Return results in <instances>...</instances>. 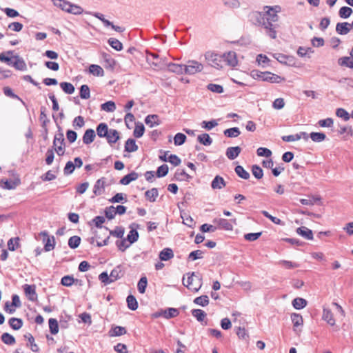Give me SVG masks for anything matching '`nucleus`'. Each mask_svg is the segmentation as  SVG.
Listing matches in <instances>:
<instances>
[{
    "label": "nucleus",
    "mask_w": 353,
    "mask_h": 353,
    "mask_svg": "<svg viewBox=\"0 0 353 353\" xmlns=\"http://www.w3.org/2000/svg\"><path fill=\"white\" fill-rule=\"evenodd\" d=\"M186 136L183 133H177L174 137V143L176 145H183L185 141H186Z\"/></svg>",
    "instance_id": "62"
},
{
    "label": "nucleus",
    "mask_w": 353,
    "mask_h": 353,
    "mask_svg": "<svg viewBox=\"0 0 353 353\" xmlns=\"http://www.w3.org/2000/svg\"><path fill=\"white\" fill-rule=\"evenodd\" d=\"M194 303L196 305L205 307L209 304V298L207 295H202L195 298Z\"/></svg>",
    "instance_id": "54"
},
{
    "label": "nucleus",
    "mask_w": 353,
    "mask_h": 353,
    "mask_svg": "<svg viewBox=\"0 0 353 353\" xmlns=\"http://www.w3.org/2000/svg\"><path fill=\"white\" fill-rule=\"evenodd\" d=\"M10 326L15 330H17L21 328L22 326V319L12 317L10 319L9 321Z\"/></svg>",
    "instance_id": "52"
},
{
    "label": "nucleus",
    "mask_w": 353,
    "mask_h": 353,
    "mask_svg": "<svg viewBox=\"0 0 353 353\" xmlns=\"http://www.w3.org/2000/svg\"><path fill=\"white\" fill-rule=\"evenodd\" d=\"M241 148L239 146L229 147L226 150L225 154L230 160L235 159L241 153Z\"/></svg>",
    "instance_id": "15"
},
{
    "label": "nucleus",
    "mask_w": 353,
    "mask_h": 353,
    "mask_svg": "<svg viewBox=\"0 0 353 353\" xmlns=\"http://www.w3.org/2000/svg\"><path fill=\"white\" fill-rule=\"evenodd\" d=\"M20 239L19 237L17 238H11L8 242V249L11 251H14L16 248L19 245Z\"/></svg>",
    "instance_id": "64"
},
{
    "label": "nucleus",
    "mask_w": 353,
    "mask_h": 353,
    "mask_svg": "<svg viewBox=\"0 0 353 353\" xmlns=\"http://www.w3.org/2000/svg\"><path fill=\"white\" fill-rule=\"evenodd\" d=\"M54 6L60 8L63 11L68 12L70 3L66 0H52Z\"/></svg>",
    "instance_id": "37"
},
{
    "label": "nucleus",
    "mask_w": 353,
    "mask_h": 353,
    "mask_svg": "<svg viewBox=\"0 0 353 353\" xmlns=\"http://www.w3.org/2000/svg\"><path fill=\"white\" fill-rule=\"evenodd\" d=\"M241 134V132L237 127L231 128L224 131V134L230 138L237 137Z\"/></svg>",
    "instance_id": "53"
},
{
    "label": "nucleus",
    "mask_w": 353,
    "mask_h": 353,
    "mask_svg": "<svg viewBox=\"0 0 353 353\" xmlns=\"http://www.w3.org/2000/svg\"><path fill=\"white\" fill-rule=\"evenodd\" d=\"M50 332L52 334H57L59 332L58 321L55 319H50L48 321Z\"/></svg>",
    "instance_id": "47"
},
{
    "label": "nucleus",
    "mask_w": 353,
    "mask_h": 353,
    "mask_svg": "<svg viewBox=\"0 0 353 353\" xmlns=\"http://www.w3.org/2000/svg\"><path fill=\"white\" fill-rule=\"evenodd\" d=\"M83 12V10L81 6L70 3L69 8L67 12L68 13L72 14L74 15H79L82 14Z\"/></svg>",
    "instance_id": "44"
},
{
    "label": "nucleus",
    "mask_w": 353,
    "mask_h": 353,
    "mask_svg": "<svg viewBox=\"0 0 353 353\" xmlns=\"http://www.w3.org/2000/svg\"><path fill=\"white\" fill-rule=\"evenodd\" d=\"M197 140L200 143L206 146L211 145L212 143V138L207 133H203L199 135L197 137Z\"/></svg>",
    "instance_id": "39"
},
{
    "label": "nucleus",
    "mask_w": 353,
    "mask_h": 353,
    "mask_svg": "<svg viewBox=\"0 0 353 353\" xmlns=\"http://www.w3.org/2000/svg\"><path fill=\"white\" fill-rule=\"evenodd\" d=\"M110 203H122L127 202L126 195L123 193H117L114 196L109 199Z\"/></svg>",
    "instance_id": "48"
},
{
    "label": "nucleus",
    "mask_w": 353,
    "mask_h": 353,
    "mask_svg": "<svg viewBox=\"0 0 353 353\" xmlns=\"http://www.w3.org/2000/svg\"><path fill=\"white\" fill-rule=\"evenodd\" d=\"M158 196L159 192L158 190L155 188L148 190L145 192V198L150 202H154Z\"/></svg>",
    "instance_id": "32"
},
{
    "label": "nucleus",
    "mask_w": 353,
    "mask_h": 353,
    "mask_svg": "<svg viewBox=\"0 0 353 353\" xmlns=\"http://www.w3.org/2000/svg\"><path fill=\"white\" fill-rule=\"evenodd\" d=\"M222 57L223 63H225L230 67H235L238 63L236 54L234 51H230L227 53H224Z\"/></svg>",
    "instance_id": "9"
},
{
    "label": "nucleus",
    "mask_w": 353,
    "mask_h": 353,
    "mask_svg": "<svg viewBox=\"0 0 353 353\" xmlns=\"http://www.w3.org/2000/svg\"><path fill=\"white\" fill-rule=\"evenodd\" d=\"M36 287L34 285H23V291L25 295L31 301H35L37 300V294L36 293Z\"/></svg>",
    "instance_id": "11"
},
{
    "label": "nucleus",
    "mask_w": 353,
    "mask_h": 353,
    "mask_svg": "<svg viewBox=\"0 0 353 353\" xmlns=\"http://www.w3.org/2000/svg\"><path fill=\"white\" fill-rule=\"evenodd\" d=\"M179 314V312L176 308L169 307L167 310H163V316L166 319H170L176 317Z\"/></svg>",
    "instance_id": "31"
},
{
    "label": "nucleus",
    "mask_w": 353,
    "mask_h": 353,
    "mask_svg": "<svg viewBox=\"0 0 353 353\" xmlns=\"http://www.w3.org/2000/svg\"><path fill=\"white\" fill-rule=\"evenodd\" d=\"M126 301L128 303V307L131 310H136L138 307V303L136 298L133 295H128Z\"/></svg>",
    "instance_id": "49"
},
{
    "label": "nucleus",
    "mask_w": 353,
    "mask_h": 353,
    "mask_svg": "<svg viewBox=\"0 0 353 353\" xmlns=\"http://www.w3.org/2000/svg\"><path fill=\"white\" fill-rule=\"evenodd\" d=\"M296 233L307 240H312L314 238L312 231L305 226L298 228Z\"/></svg>",
    "instance_id": "16"
},
{
    "label": "nucleus",
    "mask_w": 353,
    "mask_h": 353,
    "mask_svg": "<svg viewBox=\"0 0 353 353\" xmlns=\"http://www.w3.org/2000/svg\"><path fill=\"white\" fill-rule=\"evenodd\" d=\"M23 336L28 339L27 346H29L32 351L38 352L39 351V348L34 343V337L30 334H28V335H24Z\"/></svg>",
    "instance_id": "41"
},
{
    "label": "nucleus",
    "mask_w": 353,
    "mask_h": 353,
    "mask_svg": "<svg viewBox=\"0 0 353 353\" xmlns=\"http://www.w3.org/2000/svg\"><path fill=\"white\" fill-rule=\"evenodd\" d=\"M231 222L236 224V219H231L230 221L221 218L214 219L213 220V223H216L220 229H223L228 231H231L233 230V226Z\"/></svg>",
    "instance_id": "8"
},
{
    "label": "nucleus",
    "mask_w": 353,
    "mask_h": 353,
    "mask_svg": "<svg viewBox=\"0 0 353 353\" xmlns=\"http://www.w3.org/2000/svg\"><path fill=\"white\" fill-rule=\"evenodd\" d=\"M108 125L105 123H100L97 127V134L101 138H105L110 132Z\"/></svg>",
    "instance_id": "22"
},
{
    "label": "nucleus",
    "mask_w": 353,
    "mask_h": 353,
    "mask_svg": "<svg viewBox=\"0 0 353 353\" xmlns=\"http://www.w3.org/2000/svg\"><path fill=\"white\" fill-rule=\"evenodd\" d=\"M145 123L150 128H153L155 125H159L160 124L159 116L157 114L148 115L145 119Z\"/></svg>",
    "instance_id": "25"
},
{
    "label": "nucleus",
    "mask_w": 353,
    "mask_h": 353,
    "mask_svg": "<svg viewBox=\"0 0 353 353\" xmlns=\"http://www.w3.org/2000/svg\"><path fill=\"white\" fill-rule=\"evenodd\" d=\"M282 79H283L277 74H273L270 72H265L263 81L270 83H279Z\"/></svg>",
    "instance_id": "24"
},
{
    "label": "nucleus",
    "mask_w": 353,
    "mask_h": 353,
    "mask_svg": "<svg viewBox=\"0 0 353 353\" xmlns=\"http://www.w3.org/2000/svg\"><path fill=\"white\" fill-rule=\"evenodd\" d=\"M0 183L4 189L7 190H12L14 189L17 185L20 184V179H17L14 180L12 179H2L0 181Z\"/></svg>",
    "instance_id": "12"
},
{
    "label": "nucleus",
    "mask_w": 353,
    "mask_h": 353,
    "mask_svg": "<svg viewBox=\"0 0 353 353\" xmlns=\"http://www.w3.org/2000/svg\"><path fill=\"white\" fill-rule=\"evenodd\" d=\"M252 172L255 178L261 179L263 176V171L258 165H254L252 167Z\"/></svg>",
    "instance_id": "63"
},
{
    "label": "nucleus",
    "mask_w": 353,
    "mask_h": 353,
    "mask_svg": "<svg viewBox=\"0 0 353 353\" xmlns=\"http://www.w3.org/2000/svg\"><path fill=\"white\" fill-rule=\"evenodd\" d=\"M130 228L131 230L127 235V240L130 244H132L138 240L139 233L136 229H134L132 226H130Z\"/></svg>",
    "instance_id": "46"
},
{
    "label": "nucleus",
    "mask_w": 353,
    "mask_h": 353,
    "mask_svg": "<svg viewBox=\"0 0 353 353\" xmlns=\"http://www.w3.org/2000/svg\"><path fill=\"white\" fill-rule=\"evenodd\" d=\"M338 63L341 66H345L353 69V59L350 57H343L338 59Z\"/></svg>",
    "instance_id": "36"
},
{
    "label": "nucleus",
    "mask_w": 353,
    "mask_h": 353,
    "mask_svg": "<svg viewBox=\"0 0 353 353\" xmlns=\"http://www.w3.org/2000/svg\"><path fill=\"white\" fill-rule=\"evenodd\" d=\"M307 301L303 298H296L292 301V305L296 310L304 308L307 305Z\"/></svg>",
    "instance_id": "45"
},
{
    "label": "nucleus",
    "mask_w": 353,
    "mask_h": 353,
    "mask_svg": "<svg viewBox=\"0 0 353 353\" xmlns=\"http://www.w3.org/2000/svg\"><path fill=\"white\" fill-rule=\"evenodd\" d=\"M79 282H81V281H79L78 279H74L73 278V276H69V275L64 276L63 277H62L61 281V283L63 286H66V287H70L73 283H78Z\"/></svg>",
    "instance_id": "38"
},
{
    "label": "nucleus",
    "mask_w": 353,
    "mask_h": 353,
    "mask_svg": "<svg viewBox=\"0 0 353 353\" xmlns=\"http://www.w3.org/2000/svg\"><path fill=\"white\" fill-rule=\"evenodd\" d=\"M101 109L108 112H112L116 110V105L114 102L109 101L101 104Z\"/></svg>",
    "instance_id": "55"
},
{
    "label": "nucleus",
    "mask_w": 353,
    "mask_h": 353,
    "mask_svg": "<svg viewBox=\"0 0 353 353\" xmlns=\"http://www.w3.org/2000/svg\"><path fill=\"white\" fill-rule=\"evenodd\" d=\"M21 305L20 298L17 294H14L12 296V303L7 301L5 303V310L10 314H12L15 309L14 307H19Z\"/></svg>",
    "instance_id": "10"
},
{
    "label": "nucleus",
    "mask_w": 353,
    "mask_h": 353,
    "mask_svg": "<svg viewBox=\"0 0 353 353\" xmlns=\"http://www.w3.org/2000/svg\"><path fill=\"white\" fill-rule=\"evenodd\" d=\"M105 138L108 143L112 144L115 143L120 139V136L119 132L117 130L110 129Z\"/></svg>",
    "instance_id": "26"
},
{
    "label": "nucleus",
    "mask_w": 353,
    "mask_h": 353,
    "mask_svg": "<svg viewBox=\"0 0 353 353\" xmlns=\"http://www.w3.org/2000/svg\"><path fill=\"white\" fill-rule=\"evenodd\" d=\"M187 281H185V278H183V285L188 290L196 292L202 286V276L199 273L192 272L188 273Z\"/></svg>",
    "instance_id": "2"
},
{
    "label": "nucleus",
    "mask_w": 353,
    "mask_h": 353,
    "mask_svg": "<svg viewBox=\"0 0 353 353\" xmlns=\"http://www.w3.org/2000/svg\"><path fill=\"white\" fill-rule=\"evenodd\" d=\"M126 332L124 327L114 326L110 330L109 334L110 336H119L126 334Z\"/></svg>",
    "instance_id": "34"
},
{
    "label": "nucleus",
    "mask_w": 353,
    "mask_h": 353,
    "mask_svg": "<svg viewBox=\"0 0 353 353\" xmlns=\"http://www.w3.org/2000/svg\"><path fill=\"white\" fill-rule=\"evenodd\" d=\"M81 243V238L79 236H72L68 240V245L72 249L79 247Z\"/></svg>",
    "instance_id": "59"
},
{
    "label": "nucleus",
    "mask_w": 353,
    "mask_h": 353,
    "mask_svg": "<svg viewBox=\"0 0 353 353\" xmlns=\"http://www.w3.org/2000/svg\"><path fill=\"white\" fill-rule=\"evenodd\" d=\"M147 62L155 67H159L161 62L159 61V55L154 53L147 52Z\"/></svg>",
    "instance_id": "30"
},
{
    "label": "nucleus",
    "mask_w": 353,
    "mask_h": 353,
    "mask_svg": "<svg viewBox=\"0 0 353 353\" xmlns=\"http://www.w3.org/2000/svg\"><path fill=\"white\" fill-rule=\"evenodd\" d=\"M168 70L172 72L179 74H185V69H183L185 68L184 65L170 63L168 65Z\"/></svg>",
    "instance_id": "29"
},
{
    "label": "nucleus",
    "mask_w": 353,
    "mask_h": 353,
    "mask_svg": "<svg viewBox=\"0 0 353 353\" xmlns=\"http://www.w3.org/2000/svg\"><path fill=\"white\" fill-rule=\"evenodd\" d=\"M350 23L347 22L338 23L336 26V31L338 34L345 35L350 31Z\"/></svg>",
    "instance_id": "19"
},
{
    "label": "nucleus",
    "mask_w": 353,
    "mask_h": 353,
    "mask_svg": "<svg viewBox=\"0 0 353 353\" xmlns=\"http://www.w3.org/2000/svg\"><path fill=\"white\" fill-rule=\"evenodd\" d=\"M279 7L275 6H265L263 8V14H264V19L266 22H269L270 28L267 32V34L272 39L276 38V32L275 28L277 25L275 23L279 20V16L277 12H279Z\"/></svg>",
    "instance_id": "1"
},
{
    "label": "nucleus",
    "mask_w": 353,
    "mask_h": 353,
    "mask_svg": "<svg viewBox=\"0 0 353 353\" xmlns=\"http://www.w3.org/2000/svg\"><path fill=\"white\" fill-rule=\"evenodd\" d=\"M291 320L293 323V330L296 333H299L301 330H298L299 326L303 325V320L301 314L292 313L291 314Z\"/></svg>",
    "instance_id": "13"
},
{
    "label": "nucleus",
    "mask_w": 353,
    "mask_h": 353,
    "mask_svg": "<svg viewBox=\"0 0 353 353\" xmlns=\"http://www.w3.org/2000/svg\"><path fill=\"white\" fill-rule=\"evenodd\" d=\"M225 7L230 10H236L241 8V3L239 0H222Z\"/></svg>",
    "instance_id": "28"
},
{
    "label": "nucleus",
    "mask_w": 353,
    "mask_h": 353,
    "mask_svg": "<svg viewBox=\"0 0 353 353\" xmlns=\"http://www.w3.org/2000/svg\"><path fill=\"white\" fill-rule=\"evenodd\" d=\"M89 72L97 77H103L104 75V71L103 68L98 65L92 64L89 67Z\"/></svg>",
    "instance_id": "35"
},
{
    "label": "nucleus",
    "mask_w": 353,
    "mask_h": 353,
    "mask_svg": "<svg viewBox=\"0 0 353 353\" xmlns=\"http://www.w3.org/2000/svg\"><path fill=\"white\" fill-rule=\"evenodd\" d=\"M0 61L17 70H22V61L19 55H14L13 51L9 50L0 54Z\"/></svg>",
    "instance_id": "3"
},
{
    "label": "nucleus",
    "mask_w": 353,
    "mask_h": 353,
    "mask_svg": "<svg viewBox=\"0 0 353 353\" xmlns=\"http://www.w3.org/2000/svg\"><path fill=\"white\" fill-rule=\"evenodd\" d=\"M139 174L134 171L131 172L130 173L124 176L121 180L120 183L122 185H128L133 181H135L138 179Z\"/></svg>",
    "instance_id": "21"
},
{
    "label": "nucleus",
    "mask_w": 353,
    "mask_h": 353,
    "mask_svg": "<svg viewBox=\"0 0 353 353\" xmlns=\"http://www.w3.org/2000/svg\"><path fill=\"white\" fill-rule=\"evenodd\" d=\"M161 261H168L174 257V253L171 248H166L163 249L159 253Z\"/></svg>",
    "instance_id": "27"
},
{
    "label": "nucleus",
    "mask_w": 353,
    "mask_h": 353,
    "mask_svg": "<svg viewBox=\"0 0 353 353\" xmlns=\"http://www.w3.org/2000/svg\"><path fill=\"white\" fill-rule=\"evenodd\" d=\"M234 170L238 176L241 179H248L250 176V173L247 172L241 165L236 166Z\"/></svg>",
    "instance_id": "42"
},
{
    "label": "nucleus",
    "mask_w": 353,
    "mask_h": 353,
    "mask_svg": "<svg viewBox=\"0 0 353 353\" xmlns=\"http://www.w3.org/2000/svg\"><path fill=\"white\" fill-rule=\"evenodd\" d=\"M185 74L192 75L201 72L203 66V65L194 60H189L186 65H184Z\"/></svg>",
    "instance_id": "6"
},
{
    "label": "nucleus",
    "mask_w": 353,
    "mask_h": 353,
    "mask_svg": "<svg viewBox=\"0 0 353 353\" xmlns=\"http://www.w3.org/2000/svg\"><path fill=\"white\" fill-rule=\"evenodd\" d=\"M1 341L7 345H13L15 343L14 337L9 333H3L1 336Z\"/></svg>",
    "instance_id": "57"
},
{
    "label": "nucleus",
    "mask_w": 353,
    "mask_h": 353,
    "mask_svg": "<svg viewBox=\"0 0 353 353\" xmlns=\"http://www.w3.org/2000/svg\"><path fill=\"white\" fill-rule=\"evenodd\" d=\"M123 274L124 272L123 271L122 266L121 265H117L110 272V276L112 282L119 279L123 276Z\"/></svg>",
    "instance_id": "20"
},
{
    "label": "nucleus",
    "mask_w": 353,
    "mask_h": 353,
    "mask_svg": "<svg viewBox=\"0 0 353 353\" xmlns=\"http://www.w3.org/2000/svg\"><path fill=\"white\" fill-rule=\"evenodd\" d=\"M138 150V146L136 141L133 139H128L125 143V151L128 152H136Z\"/></svg>",
    "instance_id": "33"
},
{
    "label": "nucleus",
    "mask_w": 353,
    "mask_h": 353,
    "mask_svg": "<svg viewBox=\"0 0 353 353\" xmlns=\"http://www.w3.org/2000/svg\"><path fill=\"white\" fill-rule=\"evenodd\" d=\"M352 12H353V10L351 8L347 7V6H343L340 8L339 14L340 17H341L343 19H347L351 15Z\"/></svg>",
    "instance_id": "58"
},
{
    "label": "nucleus",
    "mask_w": 353,
    "mask_h": 353,
    "mask_svg": "<svg viewBox=\"0 0 353 353\" xmlns=\"http://www.w3.org/2000/svg\"><path fill=\"white\" fill-rule=\"evenodd\" d=\"M250 19L254 25L264 27L266 32H268V28H270V24L269 22H266L265 21L263 12L255 11L252 12L250 14Z\"/></svg>",
    "instance_id": "5"
},
{
    "label": "nucleus",
    "mask_w": 353,
    "mask_h": 353,
    "mask_svg": "<svg viewBox=\"0 0 353 353\" xmlns=\"http://www.w3.org/2000/svg\"><path fill=\"white\" fill-rule=\"evenodd\" d=\"M191 312L192 316L195 317L199 322L203 321L207 316L206 313L201 309H193Z\"/></svg>",
    "instance_id": "43"
},
{
    "label": "nucleus",
    "mask_w": 353,
    "mask_h": 353,
    "mask_svg": "<svg viewBox=\"0 0 353 353\" xmlns=\"http://www.w3.org/2000/svg\"><path fill=\"white\" fill-rule=\"evenodd\" d=\"M60 87L63 90V91L66 94H72L74 92V86L68 82H61L60 83Z\"/></svg>",
    "instance_id": "51"
},
{
    "label": "nucleus",
    "mask_w": 353,
    "mask_h": 353,
    "mask_svg": "<svg viewBox=\"0 0 353 353\" xmlns=\"http://www.w3.org/2000/svg\"><path fill=\"white\" fill-rule=\"evenodd\" d=\"M105 188V179L101 178L98 179L94 187H93V193L95 196H99L103 194Z\"/></svg>",
    "instance_id": "14"
},
{
    "label": "nucleus",
    "mask_w": 353,
    "mask_h": 353,
    "mask_svg": "<svg viewBox=\"0 0 353 353\" xmlns=\"http://www.w3.org/2000/svg\"><path fill=\"white\" fill-rule=\"evenodd\" d=\"M145 132V127L143 123H136L135 128L133 132V135L136 138H140L141 137Z\"/></svg>",
    "instance_id": "50"
},
{
    "label": "nucleus",
    "mask_w": 353,
    "mask_h": 353,
    "mask_svg": "<svg viewBox=\"0 0 353 353\" xmlns=\"http://www.w3.org/2000/svg\"><path fill=\"white\" fill-rule=\"evenodd\" d=\"M96 137V134L94 130L88 129L85 131L84 134L83 136L82 140L83 143L88 145L92 143Z\"/></svg>",
    "instance_id": "17"
},
{
    "label": "nucleus",
    "mask_w": 353,
    "mask_h": 353,
    "mask_svg": "<svg viewBox=\"0 0 353 353\" xmlns=\"http://www.w3.org/2000/svg\"><path fill=\"white\" fill-rule=\"evenodd\" d=\"M108 43L112 48L117 51H120L123 49V44L117 39L110 38L108 39Z\"/></svg>",
    "instance_id": "60"
},
{
    "label": "nucleus",
    "mask_w": 353,
    "mask_h": 353,
    "mask_svg": "<svg viewBox=\"0 0 353 353\" xmlns=\"http://www.w3.org/2000/svg\"><path fill=\"white\" fill-rule=\"evenodd\" d=\"M226 185L225 181L223 177L216 175L211 183V187L212 189H221Z\"/></svg>",
    "instance_id": "23"
},
{
    "label": "nucleus",
    "mask_w": 353,
    "mask_h": 353,
    "mask_svg": "<svg viewBox=\"0 0 353 353\" xmlns=\"http://www.w3.org/2000/svg\"><path fill=\"white\" fill-rule=\"evenodd\" d=\"M310 139L316 143H320L325 140L326 135L323 132H311L310 134Z\"/></svg>",
    "instance_id": "40"
},
{
    "label": "nucleus",
    "mask_w": 353,
    "mask_h": 353,
    "mask_svg": "<svg viewBox=\"0 0 353 353\" xmlns=\"http://www.w3.org/2000/svg\"><path fill=\"white\" fill-rule=\"evenodd\" d=\"M205 58L208 62V64L210 66L216 69H221L223 68V60L222 55L211 52H207L205 54Z\"/></svg>",
    "instance_id": "4"
},
{
    "label": "nucleus",
    "mask_w": 353,
    "mask_h": 353,
    "mask_svg": "<svg viewBox=\"0 0 353 353\" xmlns=\"http://www.w3.org/2000/svg\"><path fill=\"white\" fill-rule=\"evenodd\" d=\"M39 235L43 237L42 241L44 243V250L46 252H49L54 248L55 240L53 236L50 237L46 231L41 232Z\"/></svg>",
    "instance_id": "7"
},
{
    "label": "nucleus",
    "mask_w": 353,
    "mask_h": 353,
    "mask_svg": "<svg viewBox=\"0 0 353 353\" xmlns=\"http://www.w3.org/2000/svg\"><path fill=\"white\" fill-rule=\"evenodd\" d=\"M80 97L83 99H88L90 97V91L88 85H82L79 92Z\"/></svg>",
    "instance_id": "56"
},
{
    "label": "nucleus",
    "mask_w": 353,
    "mask_h": 353,
    "mask_svg": "<svg viewBox=\"0 0 353 353\" xmlns=\"http://www.w3.org/2000/svg\"><path fill=\"white\" fill-rule=\"evenodd\" d=\"M148 285V280L145 276H143L140 279L137 284V288L141 294H143L145 292V289Z\"/></svg>",
    "instance_id": "61"
},
{
    "label": "nucleus",
    "mask_w": 353,
    "mask_h": 353,
    "mask_svg": "<svg viewBox=\"0 0 353 353\" xmlns=\"http://www.w3.org/2000/svg\"><path fill=\"white\" fill-rule=\"evenodd\" d=\"M322 319L331 326H334L335 325V319H334L333 314L328 308H323Z\"/></svg>",
    "instance_id": "18"
}]
</instances>
